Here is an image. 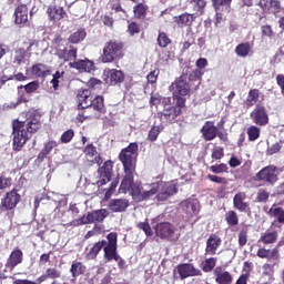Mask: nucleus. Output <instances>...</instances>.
Segmentation results:
<instances>
[{"mask_svg":"<svg viewBox=\"0 0 284 284\" xmlns=\"http://www.w3.org/2000/svg\"><path fill=\"white\" fill-rule=\"evenodd\" d=\"M139 159V143L131 142L126 148L122 149L119 154L124 170V178L120 184V194H130L135 203L150 201L155 196L156 201H168L170 196H174L179 189L172 182L159 181L151 184L149 191H143V186L134 183V174H136V161Z\"/></svg>","mask_w":284,"mask_h":284,"instance_id":"nucleus-1","label":"nucleus"},{"mask_svg":"<svg viewBox=\"0 0 284 284\" xmlns=\"http://www.w3.org/2000/svg\"><path fill=\"white\" fill-rule=\"evenodd\" d=\"M24 120L13 119L11 122L13 135V150L21 152L23 145L32 139V134H37L41 130V113L37 110H29L22 113Z\"/></svg>","mask_w":284,"mask_h":284,"instance_id":"nucleus-2","label":"nucleus"},{"mask_svg":"<svg viewBox=\"0 0 284 284\" xmlns=\"http://www.w3.org/2000/svg\"><path fill=\"white\" fill-rule=\"evenodd\" d=\"M124 57L125 42L119 39H110L104 43L100 61L101 63H114L116 61H121Z\"/></svg>","mask_w":284,"mask_h":284,"instance_id":"nucleus-3","label":"nucleus"},{"mask_svg":"<svg viewBox=\"0 0 284 284\" xmlns=\"http://www.w3.org/2000/svg\"><path fill=\"white\" fill-rule=\"evenodd\" d=\"M170 92H172L173 100L176 102L178 108H185V102L192 92V87L187 82V73H182L174 82L170 85Z\"/></svg>","mask_w":284,"mask_h":284,"instance_id":"nucleus-4","label":"nucleus"},{"mask_svg":"<svg viewBox=\"0 0 284 284\" xmlns=\"http://www.w3.org/2000/svg\"><path fill=\"white\" fill-rule=\"evenodd\" d=\"M280 174L281 171H278V166L270 164L267 166L262 168L253 176V181H255L256 183H262V185H276V183H278Z\"/></svg>","mask_w":284,"mask_h":284,"instance_id":"nucleus-5","label":"nucleus"},{"mask_svg":"<svg viewBox=\"0 0 284 284\" xmlns=\"http://www.w3.org/2000/svg\"><path fill=\"white\" fill-rule=\"evenodd\" d=\"M108 244L104 247V260L106 263H111V261H121L123 257L119 255L118 252V243H119V234L116 232H111L106 235Z\"/></svg>","mask_w":284,"mask_h":284,"instance_id":"nucleus-6","label":"nucleus"},{"mask_svg":"<svg viewBox=\"0 0 284 284\" xmlns=\"http://www.w3.org/2000/svg\"><path fill=\"white\" fill-rule=\"evenodd\" d=\"M155 236L163 241H178L181 234L176 233V226L170 222H160L154 226Z\"/></svg>","mask_w":284,"mask_h":284,"instance_id":"nucleus-7","label":"nucleus"},{"mask_svg":"<svg viewBox=\"0 0 284 284\" xmlns=\"http://www.w3.org/2000/svg\"><path fill=\"white\" fill-rule=\"evenodd\" d=\"M109 212L105 209L95 210L93 212H89L87 215H82L80 219L74 220L72 225H90L92 223H103L105 219L109 216Z\"/></svg>","mask_w":284,"mask_h":284,"instance_id":"nucleus-8","label":"nucleus"},{"mask_svg":"<svg viewBox=\"0 0 284 284\" xmlns=\"http://www.w3.org/2000/svg\"><path fill=\"white\" fill-rule=\"evenodd\" d=\"M19 203H21V194H19V190L12 189L1 199L0 210L1 212H12V210L17 209Z\"/></svg>","mask_w":284,"mask_h":284,"instance_id":"nucleus-9","label":"nucleus"},{"mask_svg":"<svg viewBox=\"0 0 284 284\" xmlns=\"http://www.w3.org/2000/svg\"><path fill=\"white\" fill-rule=\"evenodd\" d=\"M250 118L260 128H265L270 123V113H267V108L263 104H256L250 113Z\"/></svg>","mask_w":284,"mask_h":284,"instance_id":"nucleus-10","label":"nucleus"},{"mask_svg":"<svg viewBox=\"0 0 284 284\" xmlns=\"http://www.w3.org/2000/svg\"><path fill=\"white\" fill-rule=\"evenodd\" d=\"M103 81L106 85H121L125 81V73L118 69H106L103 72Z\"/></svg>","mask_w":284,"mask_h":284,"instance_id":"nucleus-11","label":"nucleus"},{"mask_svg":"<svg viewBox=\"0 0 284 284\" xmlns=\"http://www.w3.org/2000/svg\"><path fill=\"white\" fill-rule=\"evenodd\" d=\"M265 214L270 216L271 219H275L271 223V227H277L281 230L282 225H284V209L281 206H277L276 204H273L270 209L267 206L263 207Z\"/></svg>","mask_w":284,"mask_h":284,"instance_id":"nucleus-12","label":"nucleus"},{"mask_svg":"<svg viewBox=\"0 0 284 284\" xmlns=\"http://www.w3.org/2000/svg\"><path fill=\"white\" fill-rule=\"evenodd\" d=\"M32 45H34L33 42H29L27 48L18 47L13 52V65L19 68L20 65H23L27 61H29L30 57H32Z\"/></svg>","mask_w":284,"mask_h":284,"instance_id":"nucleus-13","label":"nucleus"},{"mask_svg":"<svg viewBox=\"0 0 284 284\" xmlns=\"http://www.w3.org/2000/svg\"><path fill=\"white\" fill-rule=\"evenodd\" d=\"M114 162L112 160H108L103 163L102 166L98 169V174L101 180L98 181L99 186L106 185V183H110L112 181V174L114 172Z\"/></svg>","mask_w":284,"mask_h":284,"instance_id":"nucleus-14","label":"nucleus"},{"mask_svg":"<svg viewBox=\"0 0 284 284\" xmlns=\"http://www.w3.org/2000/svg\"><path fill=\"white\" fill-rule=\"evenodd\" d=\"M183 108L176 106H169L164 109L162 112L158 113V116L162 123H176V118L181 116Z\"/></svg>","mask_w":284,"mask_h":284,"instance_id":"nucleus-15","label":"nucleus"},{"mask_svg":"<svg viewBox=\"0 0 284 284\" xmlns=\"http://www.w3.org/2000/svg\"><path fill=\"white\" fill-rule=\"evenodd\" d=\"M94 95L90 89H79L75 93V103L78 110H83V108H90V103Z\"/></svg>","mask_w":284,"mask_h":284,"instance_id":"nucleus-16","label":"nucleus"},{"mask_svg":"<svg viewBox=\"0 0 284 284\" xmlns=\"http://www.w3.org/2000/svg\"><path fill=\"white\" fill-rule=\"evenodd\" d=\"M283 241H280L277 243V246L270 250L265 247H261L256 252V256L258 258H266V261H275L276 263H280L281 261V253L278 252V247H282Z\"/></svg>","mask_w":284,"mask_h":284,"instance_id":"nucleus-17","label":"nucleus"},{"mask_svg":"<svg viewBox=\"0 0 284 284\" xmlns=\"http://www.w3.org/2000/svg\"><path fill=\"white\" fill-rule=\"evenodd\" d=\"M178 274L180 275L181 281L190 278L192 276H203L201 270L194 267L193 264L182 263L176 266Z\"/></svg>","mask_w":284,"mask_h":284,"instance_id":"nucleus-18","label":"nucleus"},{"mask_svg":"<svg viewBox=\"0 0 284 284\" xmlns=\"http://www.w3.org/2000/svg\"><path fill=\"white\" fill-rule=\"evenodd\" d=\"M257 6L263 10V12L266 14H273L274 17L283 10L281 0H258Z\"/></svg>","mask_w":284,"mask_h":284,"instance_id":"nucleus-19","label":"nucleus"},{"mask_svg":"<svg viewBox=\"0 0 284 284\" xmlns=\"http://www.w3.org/2000/svg\"><path fill=\"white\" fill-rule=\"evenodd\" d=\"M223 245V240L216 233H212L206 240L205 255L206 256H216L219 247Z\"/></svg>","mask_w":284,"mask_h":284,"instance_id":"nucleus-20","label":"nucleus"},{"mask_svg":"<svg viewBox=\"0 0 284 284\" xmlns=\"http://www.w3.org/2000/svg\"><path fill=\"white\" fill-rule=\"evenodd\" d=\"M30 74L36 79H47L52 74V68L45 63L37 62L31 65Z\"/></svg>","mask_w":284,"mask_h":284,"instance_id":"nucleus-21","label":"nucleus"},{"mask_svg":"<svg viewBox=\"0 0 284 284\" xmlns=\"http://www.w3.org/2000/svg\"><path fill=\"white\" fill-rule=\"evenodd\" d=\"M21 263H23V251H21L19 247H16L7 258L4 267L12 272L14 267L21 265Z\"/></svg>","mask_w":284,"mask_h":284,"instance_id":"nucleus-22","label":"nucleus"},{"mask_svg":"<svg viewBox=\"0 0 284 284\" xmlns=\"http://www.w3.org/2000/svg\"><path fill=\"white\" fill-rule=\"evenodd\" d=\"M78 54H79V49L70 44L69 47H63L61 51H59L58 55L55 57H58L60 61L68 63V61H75Z\"/></svg>","mask_w":284,"mask_h":284,"instance_id":"nucleus-23","label":"nucleus"},{"mask_svg":"<svg viewBox=\"0 0 284 284\" xmlns=\"http://www.w3.org/2000/svg\"><path fill=\"white\" fill-rule=\"evenodd\" d=\"M200 132L204 141H214L219 134V128L214 125V121H206Z\"/></svg>","mask_w":284,"mask_h":284,"instance_id":"nucleus-24","label":"nucleus"},{"mask_svg":"<svg viewBox=\"0 0 284 284\" xmlns=\"http://www.w3.org/2000/svg\"><path fill=\"white\" fill-rule=\"evenodd\" d=\"M245 199H247V193L245 192H239L233 197V207L234 210H237V212H250V203L245 202Z\"/></svg>","mask_w":284,"mask_h":284,"instance_id":"nucleus-25","label":"nucleus"},{"mask_svg":"<svg viewBox=\"0 0 284 284\" xmlns=\"http://www.w3.org/2000/svg\"><path fill=\"white\" fill-rule=\"evenodd\" d=\"M69 67H71L73 70H78V72H92L95 69L94 62L89 59L69 62Z\"/></svg>","mask_w":284,"mask_h":284,"instance_id":"nucleus-26","label":"nucleus"},{"mask_svg":"<svg viewBox=\"0 0 284 284\" xmlns=\"http://www.w3.org/2000/svg\"><path fill=\"white\" fill-rule=\"evenodd\" d=\"M89 108L93 109V112L101 119V115L105 114V98L103 95H95L92 98Z\"/></svg>","mask_w":284,"mask_h":284,"instance_id":"nucleus-27","label":"nucleus"},{"mask_svg":"<svg viewBox=\"0 0 284 284\" xmlns=\"http://www.w3.org/2000/svg\"><path fill=\"white\" fill-rule=\"evenodd\" d=\"M194 21H196V16L194 13L184 12L174 17V23H176L178 28H192Z\"/></svg>","mask_w":284,"mask_h":284,"instance_id":"nucleus-28","label":"nucleus"},{"mask_svg":"<svg viewBox=\"0 0 284 284\" xmlns=\"http://www.w3.org/2000/svg\"><path fill=\"white\" fill-rule=\"evenodd\" d=\"M215 276V283L217 284H232L234 281V276L229 271H223V267L217 266L213 271Z\"/></svg>","mask_w":284,"mask_h":284,"instance_id":"nucleus-29","label":"nucleus"},{"mask_svg":"<svg viewBox=\"0 0 284 284\" xmlns=\"http://www.w3.org/2000/svg\"><path fill=\"white\" fill-rule=\"evenodd\" d=\"M14 21L18 26L26 28L28 26V6L19 4L14 10Z\"/></svg>","mask_w":284,"mask_h":284,"instance_id":"nucleus-30","label":"nucleus"},{"mask_svg":"<svg viewBox=\"0 0 284 284\" xmlns=\"http://www.w3.org/2000/svg\"><path fill=\"white\" fill-rule=\"evenodd\" d=\"M47 14L49 17V20L53 23H57V21H61V19H65V17H68V13L63 9V7L57 6L48 7Z\"/></svg>","mask_w":284,"mask_h":284,"instance_id":"nucleus-31","label":"nucleus"},{"mask_svg":"<svg viewBox=\"0 0 284 284\" xmlns=\"http://www.w3.org/2000/svg\"><path fill=\"white\" fill-rule=\"evenodd\" d=\"M108 207L113 213L125 212L130 207V201L128 199H112Z\"/></svg>","mask_w":284,"mask_h":284,"instance_id":"nucleus-32","label":"nucleus"},{"mask_svg":"<svg viewBox=\"0 0 284 284\" xmlns=\"http://www.w3.org/2000/svg\"><path fill=\"white\" fill-rule=\"evenodd\" d=\"M83 154L87 159H93L91 160V163H97L98 165H101L103 163V159H101V155H99L97 146H94V144L92 143L84 146Z\"/></svg>","mask_w":284,"mask_h":284,"instance_id":"nucleus-33","label":"nucleus"},{"mask_svg":"<svg viewBox=\"0 0 284 284\" xmlns=\"http://www.w3.org/2000/svg\"><path fill=\"white\" fill-rule=\"evenodd\" d=\"M108 246V241L101 240L93 244L90 251L85 254L87 261H94L99 256V252L103 250L105 252V247Z\"/></svg>","mask_w":284,"mask_h":284,"instance_id":"nucleus-34","label":"nucleus"},{"mask_svg":"<svg viewBox=\"0 0 284 284\" xmlns=\"http://www.w3.org/2000/svg\"><path fill=\"white\" fill-rule=\"evenodd\" d=\"M61 278V271L57 267H48L45 272L37 280L38 283H45V281H57Z\"/></svg>","mask_w":284,"mask_h":284,"instance_id":"nucleus-35","label":"nucleus"},{"mask_svg":"<svg viewBox=\"0 0 284 284\" xmlns=\"http://www.w3.org/2000/svg\"><path fill=\"white\" fill-rule=\"evenodd\" d=\"M258 99H261V90L251 89L244 100L245 108H254V105H257L256 103H258Z\"/></svg>","mask_w":284,"mask_h":284,"instance_id":"nucleus-36","label":"nucleus"},{"mask_svg":"<svg viewBox=\"0 0 284 284\" xmlns=\"http://www.w3.org/2000/svg\"><path fill=\"white\" fill-rule=\"evenodd\" d=\"M85 270H88L85 267V265H83L82 262L79 261H73L70 267V274L73 278V281H77V278H79V276H83V274H85Z\"/></svg>","mask_w":284,"mask_h":284,"instance_id":"nucleus-37","label":"nucleus"},{"mask_svg":"<svg viewBox=\"0 0 284 284\" xmlns=\"http://www.w3.org/2000/svg\"><path fill=\"white\" fill-rule=\"evenodd\" d=\"M80 110L81 112L77 115V121H79V123H83V121H87V119H100L91 106H87Z\"/></svg>","mask_w":284,"mask_h":284,"instance_id":"nucleus-38","label":"nucleus"},{"mask_svg":"<svg viewBox=\"0 0 284 284\" xmlns=\"http://www.w3.org/2000/svg\"><path fill=\"white\" fill-rule=\"evenodd\" d=\"M215 12H230L232 0H211Z\"/></svg>","mask_w":284,"mask_h":284,"instance_id":"nucleus-39","label":"nucleus"},{"mask_svg":"<svg viewBox=\"0 0 284 284\" xmlns=\"http://www.w3.org/2000/svg\"><path fill=\"white\" fill-rule=\"evenodd\" d=\"M276 241H278V231H273L263 233L258 243H263V245H274Z\"/></svg>","mask_w":284,"mask_h":284,"instance_id":"nucleus-40","label":"nucleus"},{"mask_svg":"<svg viewBox=\"0 0 284 284\" xmlns=\"http://www.w3.org/2000/svg\"><path fill=\"white\" fill-rule=\"evenodd\" d=\"M54 148H59V143L54 140L44 143L43 149L38 154V160L43 161L48 156V154H50V152L54 150Z\"/></svg>","mask_w":284,"mask_h":284,"instance_id":"nucleus-41","label":"nucleus"},{"mask_svg":"<svg viewBox=\"0 0 284 284\" xmlns=\"http://www.w3.org/2000/svg\"><path fill=\"white\" fill-rule=\"evenodd\" d=\"M250 52H252V44L250 42H242L235 48V54L242 59L250 57Z\"/></svg>","mask_w":284,"mask_h":284,"instance_id":"nucleus-42","label":"nucleus"},{"mask_svg":"<svg viewBox=\"0 0 284 284\" xmlns=\"http://www.w3.org/2000/svg\"><path fill=\"white\" fill-rule=\"evenodd\" d=\"M148 4L140 2L133 7V14L135 19L143 20L148 17Z\"/></svg>","mask_w":284,"mask_h":284,"instance_id":"nucleus-43","label":"nucleus"},{"mask_svg":"<svg viewBox=\"0 0 284 284\" xmlns=\"http://www.w3.org/2000/svg\"><path fill=\"white\" fill-rule=\"evenodd\" d=\"M88 37L85 29H79L78 31L71 33L68 38L69 43H81Z\"/></svg>","mask_w":284,"mask_h":284,"instance_id":"nucleus-44","label":"nucleus"},{"mask_svg":"<svg viewBox=\"0 0 284 284\" xmlns=\"http://www.w3.org/2000/svg\"><path fill=\"white\" fill-rule=\"evenodd\" d=\"M246 134L248 136V141H258V139H261V128L256 125H251L247 128Z\"/></svg>","mask_w":284,"mask_h":284,"instance_id":"nucleus-45","label":"nucleus"},{"mask_svg":"<svg viewBox=\"0 0 284 284\" xmlns=\"http://www.w3.org/2000/svg\"><path fill=\"white\" fill-rule=\"evenodd\" d=\"M54 50H55V57L59 54L62 48H65V39L61 37V34H55L54 38L51 41Z\"/></svg>","mask_w":284,"mask_h":284,"instance_id":"nucleus-46","label":"nucleus"},{"mask_svg":"<svg viewBox=\"0 0 284 284\" xmlns=\"http://www.w3.org/2000/svg\"><path fill=\"white\" fill-rule=\"evenodd\" d=\"M225 222L230 227H234L239 225V214L236 211H229L225 213Z\"/></svg>","mask_w":284,"mask_h":284,"instance_id":"nucleus-47","label":"nucleus"},{"mask_svg":"<svg viewBox=\"0 0 284 284\" xmlns=\"http://www.w3.org/2000/svg\"><path fill=\"white\" fill-rule=\"evenodd\" d=\"M267 201H270V191L265 189H258L255 196V203H267Z\"/></svg>","mask_w":284,"mask_h":284,"instance_id":"nucleus-48","label":"nucleus"},{"mask_svg":"<svg viewBox=\"0 0 284 284\" xmlns=\"http://www.w3.org/2000/svg\"><path fill=\"white\" fill-rule=\"evenodd\" d=\"M65 75V71H55L52 80L50 81L53 90H59V83L63 81V77Z\"/></svg>","mask_w":284,"mask_h":284,"instance_id":"nucleus-49","label":"nucleus"},{"mask_svg":"<svg viewBox=\"0 0 284 284\" xmlns=\"http://www.w3.org/2000/svg\"><path fill=\"white\" fill-rule=\"evenodd\" d=\"M214 267H216V257H209L204 261L202 271L209 274L210 272H213V270H216Z\"/></svg>","mask_w":284,"mask_h":284,"instance_id":"nucleus-50","label":"nucleus"},{"mask_svg":"<svg viewBox=\"0 0 284 284\" xmlns=\"http://www.w3.org/2000/svg\"><path fill=\"white\" fill-rule=\"evenodd\" d=\"M170 43H172V39H170L168 33H165L163 31L160 32L158 36V45L160 48H168V45H170Z\"/></svg>","mask_w":284,"mask_h":284,"instance_id":"nucleus-51","label":"nucleus"},{"mask_svg":"<svg viewBox=\"0 0 284 284\" xmlns=\"http://www.w3.org/2000/svg\"><path fill=\"white\" fill-rule=\"evenodd\" d=\"M126 32L130 37H134V34H139L141 32V24L136 21H128Z\"/></svg>","mask_w":284,"mask_h":284,"instance_id":"nucleus-52","label":"nucleus"},{"mask_svg":"<svg viewBox=\"0 0 284 284\" xmlns=\"http://www.w3.org/2000/svg\"><path fill=\"white\" fill-rule=\"evenodd\" d=\"M223 156H225L223 146H214L211 154L212 163H214V161H221Z\"/></svg>","mask_w":284,"mask_h":284,"instance_id":"nucleus-53","label":"nucleus"},{"mask_svg":"<svg viewBox=\"0 0 284 284\" xmlns=\"http://www.w3.org/2000/svg\"><path fill=\"white\" fill-rule=\"evenodd\" d=\"M161 126L159 125H153L149 133H148V141H150L151 143H154V141H156V139H159V134H161Z\"/></svg>","mask_w":284,"mask_h":284,"instance_id":"nucleus-54","label":"nucleus"},{"mask_svg":"<svg viewBox=\"0 0 284 284\" xmlns=\"http://www.w3.org/2000/svg\"><path fill=\"white\" fill-rule=\"evenodd\" d=\"M274 263L271 264V263H265L263 264L262 266V270H263V276H274V267H276V265H278V262L276 261H273Z\"/></svg>","mask_w":284,"mask_h":284,"instance_id":"nucleus-55","label":"nucleus"},{"mask_svg":"<svg viewBox=\"0 0 284 284\" xmlns=\"http://www.w3.org/2000/svg\"><path fill=\"white\" fill-rule=\"evenodd\" d=\"M73 139H74V130L69 129L61 134L60 143L67 144V143H70Z\"/></svg>","mask_w":284,"mask_h":284,"instance_id":"nucleus-56","label":"nucleus"},{"mask_svg":"<svg viewBox=\"0 0 284 284\" xmlns=\"http://www.w3.org/2000/svg\"><path fill=\"white\" fill-rule=\"evenodd\" d=\"M87 85L90 90L101 91V88H103V81H101L100 79H97V78H91L88 81Z\"/></svg>","mask_w":284,"mask_h":284,"instance_id":"nucleus-57","label":"nucleus"},{"mask_svg":"<svg viewBox=\"0 0 284 284\" xmlns=\"http://www.w3.org/2000/svg\"><path fill=\"white\" fill-rule=\"evenodd\" d=\"M23 85H20L18 88L21 89ZM39 87H40L39 81L34 80L26 84L23 88L27 94H32L33 92H37V90H39Z\"/></svg>","mask_w":284,"mask_h":284,"instance_id":"nucleus-58","label":"nucleus"},{"mask_svg":"<svg viewBox=\"0 0 284 284\" xmlns=\"http://www.w3.org/2000/svg\"><path fill=\"white\" fill-rule=\"evenodd\" d=\"M210 170L211 172H213V174H223L227 172L229 168H227V164L220 163V164L211 165Z\"/></svg>","mask_w":284,"mask_h":284,"instance_id":"nucleus-59","label":"nucleus"},{"mask_svg":"<svg viewBox=\"0 0 284 284\" xmlns=\"http://www.w3.org/2000/svg\"><path fill=\"white\" fill-rule=\"evenodd\" d=\"M139 230H142L146 236H153L154 232L152 231V226L148 222H140L136 224Z\"/></svg>","mask_w":284,"mask_h":284,"instance_id":"nucleus-60","label":"nucleus"},{"mask_svg":"<svg viewBox=\"0 0 284 284\" xmlns=\"http://www.w3.org/2000/svg\"><path fill=\"white\" fill-rule=\"evenodd\" d=\"M160 73H161V71L159 69H154L153 71H151L146 75L148 83H150L151 85H154V83H156V81H159V74Z\"/></svg>","mask_w":284,"mask_h":284,"instance_id":"nucleus-61","label":"nucleus"},{"mask_svg":"<svg viewBox=\"0 0 284 284\" xmlns=\"http://www.w3.org/2000/svg\"><path fill=\"white\" fill-rule=\"evenodd\" d=\"M12 187V178L0 175V190H8Z\"/></svg>","mask_w":284,"mask_h":284,"instance_id":"nucleus-62","label":"nucleus"},{"mask_svg":"<svg viewBox=\"0 0 284 284\" xmlns=\"http://www.w3.org/2000/svg\"><path fill=\"white\" fill-rule=\"evenodd\" d=\"M281 150H283V145L281 144V142H276L272 146L267 148L266 154H267V156H272L274 154H278V152H281Z\"/></svg>","mask_w":284,"mask_h":284,"instance_id":"nucleus-63","label":"nucleus"},{"mask_svg":"<svg viewBox=\"0 0 284 284\" xmlns=\"http://www.w3.org/2000/svg\"><path fill=\"white\" fill-rule=\"evenodd\" d=\"M262 30V37H268V39H272L274 37V30L272 29V26L265 24L261 27Z\"/></svg>","mask_w":284,"mask_h":284,"instance_id":"nucleus-64","label":"nucleus"}]
</instances>
